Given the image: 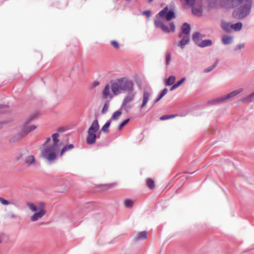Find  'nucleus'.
<instances>
[{
	"label": "nucleus",
	"mask_w": 254,
	"mask_h": 254,
	"mask_svg": "<svg viewBox=\"0 0 254 254\" xmlns=\"http://www.w3.org/2000/svg\"><path fill=\"white\" fill-rule=\"evenodd\" d=\"M242 102L251 103L254 102V92L242 99Z\"/></svg>",
	"instance_id": "f3484780"
},
{
	"label": "nucleus",
	"mask_w": 254,
	"mask_h": 254,
	"mask_svg": "<svg viewBox=\"0 0 254 254\" xmlns=\"http://www.w3.org/2000/svg\"><path fill=\"white\" fill-rule=\"evenodd\" d=\"M194 33L195 38L198 37V36L199 38H200L202 39L203 38H204L205 37V35L202 34L199 32H195Z\"/></svg>",
	"instance_id": "37998d69"
},
{
	"label": "nucleus",
	"mask_w": 254,
	"mask_h": 254,
	"mask_svg": "<svg viewBox=\"0 0 254 254\" xmlns=\"http://www.w3.org/2000/svg\"><path fill=\"white\" fill-rule=\"evenodd\" d=\"M244 0H226L227 8H232L240 6Z\"/></svg>",
	"instance_id": "f8f14e48"
},
{
	"label": "nucleus",
	"mask_w": 254,
	"mask_h": 254,
	"mask_svg": "<svg viewBox=\"0 0 254 254\" xmlns=\"http://www.w3.org/2000/svg\"><path fill=\"white\" fill-rule=\"evenodd\" d=\"M192 39L193 40V41L194 42V44L198 46L200 44V43H201V42L202 41V39L199 38L198 36V37H195V36H194V33H193L192 34Z\"/></svg>",
	"instance_id": "473e14b6"
},
{
	"label": "nucleus",
	"mask_w": 254,
	"mask_h": 254,
	"mask_svg": "<svg viewBox=\"0 0 254 254\" xmlns=\"http://www.w3.org/2000/svg\"><path fill=\"white\" fill-rule=\"evenodd\" d=\"M111 85L109 84H107L102 92L103 99H106L109 97L110 99H112L113 95L110 92Z\"/></svg>",
	"instance_id": "9b49d317"
},
{
	"label": "nucleus",
	"mask_w": 254,
	"mask_h": 254,
	"mask_svg": "<svg viewBox=\"0 0 254 254\" xmlns=\"http://www.w3.org/2000/svg\"><path fill=\"white\" fill-rule=\"evenodd\" d=\"M74 146L72 144H70L64 146L62 149L61 152V155L62 156L64 153L67 151L68 150L71 149L73 148Z\"/></svg>",
	"instance_id": "c85d7f7f"
},
{
	"label": "nucleus",
	"mask_w": 254,
	"mask_h": 254,
	"mask_svg": "<svg viewBox=\"0 0 254 254\" xmlns=\"http://www.w3.org/2000/svg\"><path fill=\"white\" fill-rule=\"evenodd\" d=\"M99 125L97 118L94 120L87 131V136L86 138L87 143L92 145L95 143L97 135L96 133L99 129Z\"/></svg>",
	"instance_id": "39448f33"
},
{
	"label": "nucleus",
	"mask_w": 254,
	"mask_h": 254,
	"mask_svg": "<svg viewBox=\"0 0 254 254\" xmlns=\"http://www.w3.org/2000/svg\"><path fill=\"white\" fill-rule=\"evenodd\" d=\"M245 46V44L244 43L239 44L235 46L234 50L235 51H237L238 50H240L244 48Z\"/></svg>",
	"instance_id": "58836bf2"
},
{
	"label": "nucleus",
	"mask_w": 254,
	"mask_h": 254,
	"mask_svg": "<svg viewBox=\"0 0 254 254\" xmlns=\"http://www.w3.org/2000/svg\"><path fill=\"white\" fill-rule=\"evenodd\" d=\"M147 231H143L138 233L135 237V240L136 241H140L144 240L147 237Z\"/></svg>",
	"instance_id": "dca6fc26"
},
{
	"label": "nucleus",
	"mask_w": 254,
	"mask_h": 254,
	"mask_svg": "<svg viewBox=\"0 0 254 254\" xmlns=\"http://www.w3.org/2000/svg\"><path fill=\"white\" fill-rule=\"evenodd\" d=\"M27 206L32 211L35 212L34 214L30 217V220L32 222L38 220L46 214L45 204L43 202H38L37 204L27 202Z\"/></svg>",
	"instance_id": "7ed1b4c3"
},
{
	"label": "nucleus",
	"mask_w": 254,
	"mask_h": 254,
	"mask_svg": "<svg viewBox=\"0 0 254 254\" xmlns=\"http://www.w3.org/2000/svg\"><path fill=\"white\" fill-rule=\"evenodd\" d=\"M242 88H239L237 90L233 91L232 92L229 93L226 95L221 96L214 99H213L209 101V103L211 104L215 105L224 103L227 100H228L236 96L237 95L242 92Z\"/></svg>",
	"instance_id": "423d86ee"
},
{
	"label": "nucleus",
	"mask_w": 254,
	"mask_h": 254,
	"mask_svg": "<svg viewBox=\"0 0 254 254\" xmlns=\"http://www.w3.org/2000/svg\"><path fill=\"white\" fill-rule=\"evenodd\" d=\"M127 95L124 98L120 109L128 112L132 108V106L128 105V104L133 100L135 93L133 88L131 90L127 91Z\"/></svg>",
	"instance_id": "0eeeda50"
},
{
	"label": "nucleus",
	"mask_w": 254,
	"mask_h": 254,
	"mask_svg": "<svg viewBox=\"0 0 254 254\" xmlns=\"http://www.w3.org/2000/svg\"><path fill=\"white\" fill-rule=\"evenodd\" d=\"M149 2H151L153 0H147Z\"/></svg>",
	"instance_id": "3c124183"
},
{
	"label": "nucleus",
	"mask_w": 254,
	"mask_h": 254,
	"mask_svg": "<svg viewBox=\"0 0 254 254\" xmlns=\"http://www.w3.org/2000/svg\"><path fill=\"white\" fill-rule=\"evenodd\" d=\"M168 92L167 88H164L162 92L160 93L158 98H157L155 100V103H157L159 101H160L167 93Z\"/></svg>",
	"instance_id": "bb28decb"
},
{
	"label": "nucleus",
	"mask_w": 254,
	"mask_h": 254,
	"mask_svg": "<svg viewBox=\"0 0 254 254\" xmlns=\"http://www.w3.org/2000/svg\"><path fill=\"white\" fill-rule=\"evenodd\" d=\"M222 41L224 45H229L232 43V37L228 35H224L222 37Z\"/></svg>",
	"instance_id": "412c9836"
},
{
	"label": "nucleus",
	"mask_w": 254,
	"mask_h": 254,
	"mask_svg": "<svg viewBox=\"0 0 254 254\" xmlns=\"http://www.w3.org/2000/svg\"><path fill=\"white\" fill-rule=\"evenodd\" d=\"M182 32L179 34V37L180 38L183 37V34L188 35L190 31V26L189 23L185 22L183 24L181 27Z\"/></svg>",
	"instance_id": "ddd939ff"
},
{
	"label": "nucleus",
	"mask_w": 254,
	"mask_h": 254,
	"mask_svg": "<svg viewBox=\"0 0 254 254\" xmlns=\"http://www.w3.org/2000/svg\"><path fill=\"white\" fill-rule=\"evenodd\" d=\"M192 13L194 15L201 16L202 14V9L192 6Z\"/></svg>",
	"instance_id": "393cba45"
},
{
	"label": "nucleus",
	"mask_w": 254,
	"mask_h": 254,
	"mask_svg": "<svg viewBox=\"0 0 254 254\" xmlns=\"http://www.w3.org/2000/svg\"><path fill=\"white\" fill-rule=\"evenodd\" d=\"M24 162L28 166L31 165L32 164H33L35 162L34 156L32 155H31L26 157L24 159Z\"/></svg>",
	"instance_id": "a211bd4d"
},
{
	"label": "nucleus",
	"mask_w": 254,
	"mask_h": 254,
	"mask_svg": "<svg viewBox=\"0 0 254 254\" xmlns=\"http://www.w3.org/2000/svg\"><path fill=\"white\" fill-rule=\"evenodd\" d=\"M133 83L126 78H120L111 82V88L114 95H118L123 92H127L133 88Z\"/></svg>",
	"instance_id": "f257e3e1"
},
{
	"label": "nucleus",
	"mask_w": 254,
	"mask_h": 254,
	"mask_svg": "<svg viewBox=\"0 0 254 254\" xmlns=\"http://www.w3.org/2000/svg\"><path fill=\"white\" fill-rule=\"evenodd\" d=\"M8 217L11 218L15 219L18 218V216L13 213H10L8 214Z\"/></svg>",
	"instance_id": "a18cd8bd"
},
{
	"label": "nucleus",
	"mask_w": 254,
	"mask_h": 254,
	"mask_svg": "<svg viewBox=\"0 0 254 254\" xmlns=\"http://www.w3.org/2000/svg\"><path fill=\"white\" fill-rule=\"evenodd\" d=\"M243 24L241 22H238L235 24H232V29L235 31H239L242 28Z\"/></svg>",
	"instance_id": "a878e982"
},
{
	"label": "nucleus",
	"mask_w": 254,
	"mask_h": 254,
	"mask_svg": "<svg viewBox=\"0 0 254 254\" xmlns=\"http://www.w3.org/2000/svg\"><path fill=\"white\" fill-rule=\"evenodd\" d=\"M222 28L227 32H230L232 31V24H230L227 22H222L221 24Z\"/></svg>",
	"instance_id": "aec40b11"
},
{
	"label": "nucleus",
	"mask_w": 254,
	"mask_h": 254,
	"mask_svg": "<svg viewBox=\"0 0 254 254\" xmlns=\"http://www.w3.org/2000/svg\"><path fill=\"white\" fill-rule=\"evenodd\" d=\"M106 189H108L109 188V187H108V185H106Z\"/></svg>",
	"instance_id": "603ef678"
},
{
	"label": "nucleus",
	"mask_w": 254,
	"mask_h": 254,
	"mask_svg": "<svg viewBox=\"0 0 254 254\" xmlns=\"http://www.w3.org/2000/svg\"><path fill=\"white\" fill-rule=\"evenodd\" d=\"M8 107V106L3 104L0 105V114H3L5 113V111L4 110L5 108Z\"/></svg>",
	"instance_id": "79ce46f5"
},
{
	"label": "nucleus",
	"mask_w": 254,
	"mask_h": 254,
	"mask_svg": "<svg viewBox=\"0 0 254 254\" xmlns=\"http://www.w3.org/2000/svg\"><path fill=\"white\" fill-rule=\"evenodd\" d=\"M109 106V102L108 101H107L102 108V110L101 111L102 114H105L108 111Z\"/></svg>",
	"instance_id": "c9c22d12"
},
{
	"label": "nucleus",
	"mask_w": 254,
	"mask_h": 254,
	"mask_svg": "<svg viewBox=\"0 0 254 254\" xmlns=\"http://www.w3.org/2000/svg\"><path fill=\"white\" fill-rule=\"evenodd\" d=\"M129 120L130 119L128 118L123 121L119 126L118 129L120 130H121L123 127L128 123Z\"/></svg>",
	"instance_id": "e433bc0d"
},
{
	"label": "nucleus",
	"mask_w": 254,
	"mask_h": 254,
	"mask_svg": "<svg viewBox=\"0 0 254 254\" xmlns=\"http://www.w3.org/2000/svg\"><path fill=\"white\" fill-rule=\"evenodd\" d=\"M150 96V93L147 91H144L143 94L142 102L140 106V108H143L147 104L149 98Z\"/></svg>",
	"instance_id": "2eb2a0df"
},
{
	"label": "nucleus",
	"mask_w": 254,
	"mask_h": 254,
	"mask_svg": "<svg viewBox=\"0 0 254 254\" xmlns=\"http://www.w3.org/2000/svg\"><path fill=\"white\" fill-rule=\"evenodd\" d=\"M252 6V0H244L240 6L233 13L235 18L244 19L251 12Z\"/></svg>",
	"instance_id": "20e7f679"
},
{
	"label": "nucleus",
	"mask_w": 254,
	"mask_h": 254,
	"mask_svg": "<svg viewBox=\"0 0 254 254\" xmlns=\"http://www.w3.org/2000/svg\"><path fill=\"white\" fill-rule=\"evenodd\" d=\"M99 84V82L98 81H94L90 85V88L93 89L95 87L98 86Z\"/></svg>",
	"instance_id": "c03bdc74"
},
{
	"label": "nucleus",
	"mask_w": 254,
	"mask_h": 254,
	"mask_svg": "<svg viewBox=\"0 0 254 254\" xmlns=\"http://www.w3.org/2000/svg\"><path fill=\"white\" fill-rule=\"evenodd\" d=\"M58 131L59 132H63L64 131V129L63 127H59L58 129Z\"/></svg>",
	"instance_id": "8fccbe9b"
},
{
	"label": "nucleus",
	"mask_w": 254,
	"mask_h": 254,
	"mask_svg": "<svg viewBox=\"0 0 254 254\" xmlns=\"http://www.w3.org/2000/svg\"><path fill=\"white\" fill-rule=\"evenodd\" d=\"M146 186L150 190H153L155 187V182L152 179H147L146 180Z\"/></svg>",
	"instance_id": "5701e85b"
},
{
	"label": "nucleus",
	"mask_w": 254,
	"mask_h": 254,
	"mask_svg": "<svg viewBox=\"0 0 254 254\" xmlns=\"http://www.w3.org/2000/svg\"><path fill=\"white\" fill-rule=\"evenodd\" d=\"M216 66V64H214L205 68L204 69V72L205 73H208L212 71Z\"/></svg>",
	"instance_id": "4c0bfd02"
},
{
	"label": "nucleus",
	"mask_w": 254,
	"mask_h": 254,
	"mask_svg": "<svg viewBox=\"0 0 254 254\" xmlns=\"http://www.w3.org/2000/svg\"><path fill=\"white\" fill-rule=\"evenodd\" d=\"M176 17L175 12L172 10L168 11V6L165 7L162 10L158 13L156 15L157 19L159 17L165 18L167 21H170Z\"/></svg>",
	"instance_id": "1a4fd4ad"
},
{
	"label": "nucleus",
	"mask_w": 254,
	"mask_h": 254,
	"mask_svg": "<svg viewBox=\"0 0 254 254\" xmlns=\"http://www.w3.org/2000/svg\"><path fill=\"white\" fill-rule=\"evenodd\" d=\"M10 204H12V205H14L18 207L20 205V203L18 202H11V203Z\"/></svg>",
	"instance_id": "de8ad7c7"
},
{
	"label": "nucleus",
	"mask_w": 254,
	"mask_h": 254,
	"mask_svg": "<svg viewBox=\"0 0 254 254\" xmlns=\"http://www.w3.org/2000/svg\"><path fill=\"white\" fill-rule=\"evenodd\" d=\"M122 112L120 110H118L113 113L110 119L111 120H118Z\"/></svg>",
	"instance_id": "c756f323"
},
{
	"label": "nucleus",
	"mask_w": 254,
	"mask_h": 254,
	"mask_svg": "<svg viewBox=\"0 0 254 254\" xmlns=\"http://www.w3.org/2000/svg\"><path fill=\"white\" fill-rule=\"evenodd\" d=\"M99 137H100V135H99V134L97 135V138H99Z\"/></svg>",
	"instance_id": "864d4df0"
},
{
	"label": "nucleus",
	"mask_w": 254,
	"mask_h": 254,
	"mask_svg": "<svg viewBox=\"0 0 254 254\" xmlns=\"http://www.w3.org/2000/svg\"><path fill=\"white\" fill-rule=\"evenodd\" d=\"M177 116V114L174 115H164L160 118V120L164 121L170 119L174 118V117Z\"/></svg>",
	"instance_id": "f704fd0d"
},
{
	"label": "nucleus",
	"mask_w": 254,
	"mask_h": 254,
	"mask_svg": "<svg viewBox=\"0 0 254 254\" xmlns=\"http://www.w3.org/2000/svg\"><path fill=\"white\" fill-rule=\"evenodd\" d=\"M170 29L167 26L164 24V22L161 20L157 19L155 20L154 25L155 27L160 28L163 32L169 33L171 32H174L175 30V25L174 22H171L169 23Z\"/></svg>",
	"instance_id": "9d476101"
},
{
	"label": "nucleus",
	"mask_w": 254,
	"mask_h": 254,
	"mask_svg": "<svg viewBox=\"0 0 254 254\" xmlns=\"http://www.w3.org/2000/svg\"><path fill=\"white\" fill-rule=\"evenodd\" d=\"M111 123V119L109 120L105 125L102 127L101 130L105 133L109 132V127H110Z\"/></svg>",
	"instance_id": "4be33fe9"
},
{
	"label": "nucleus",
	"mask_w": 254,
	"mask_h": 254,
	"mask_svg": "<svg viewBox=\"0 0 254 254\" xmlns=\"http://www.w3.org/2000/svg\"><path fill=\"white\" fill-rule=\"evenodd\" d=\"M0 254H2L0 252Z\"/></svg>",
	"instance_id": "5fc2aeb1"
},
{
	"label": "nucleus",
	"mask_w": 254,
	"mask_h": 254,
	"mask_svg": "<svg viewBox=\"0 0 254 254\" xmlns=\"http://www.w3.org/2000/svg\"><path fill=\"white\" fill-rule=\"evenodd\" d=\"M172 57V54L170 52H167L165 55L166 65L170 64Z\"/></svg>",
	"instance_id": "2f4dec72"
},
{
	"label": "nucleus",
	"mask_w": 254,
	"mask_h": 254,
	"mask_svg": "<svg viewBox=\"0 0 254 254\" xmlns=\"http://www.w3.org/2000/svg\"><path fill=\"white\" fill-rule=\"evenodd\" d=\"M143 14L146 15L147 17H149L151 15V11L150 10L144 11L143 12Z\"/></svg>",
	"instance_id": "49530a36"
},
{
	"label": "nucleus",
	"mask_w": 254,
	"mask_h": 254,
	"mask_svg": "<svg viewBox=\"0 0 254 254\" xmlns=\"http://www.w3.org/2000/svg\"><path fill=\"white\" fill-rule=\"evenodd\" d=\"M186 80V78H182L181 79L175 83L170 88V91H173L180 86Z\"/></svg>",
	"instance_id": "b1692460"
},
{
	"label": "nucleus",
	"mask_w": 254,
	"mask_h": 254,
	"mask_svg": "<svg viewBox=\"0 0 254 254\" xmlns=\"http://www.w3.org/2000/svg\"><path fill=\"white\" fill-rule=\"evenodd\" d=\"M212 45V41L210 39H205L202 40L198 47L204 48L211 46Z\"/></svg>",
	"instance_id": "6ab92c4d"
},
{
	"label": "nucleus",
	"mask_w": 254,
	"mask_h": 254,
	"mask_svg": "<svg viewBox=\"0 0 254 254\" xmlns=\"http://www.w3.org/2000/svg\"><path fill=\"white\" fill-rule=\"evenodd\" d=\"M133 204V201L130 199H125L124 201V205L127 208H131Z\"/></svg>",
	"instance_id": "72a5a7b5"
},
{
	"label": "nucleus",
	"mask_w": 254,
	"mask_h": 254,
	"mask_svg": "<svg viewBox=\"0 0 254 254\" xmlns=\"http://www.w3.org/2000/svg\"><path fill=\"white\" fill-rule=\"evenodd\" d=\"M37 116L36 114H34L30 116H29L27 120H26L25 124L21 129V130L19 132L24 137L27 134H28L31 131H33L36 128V126L35 125H32L31 126H28V124L31 122L32 121H33Z\"/></svg>",
	"instance_id": "6e6552de"
},
{
	"label": "nucleus",
	"mask_w": 254,
	"mask_h": 254,
	"mask_svg": "<svg viewBox=\"0 0 254 254\" xmlns=\"http://www.w3.org/2000/svg\"><path fill=\"white\" fill-rule=\"evenodd\" d=\"M23 137L22 136V135L20 133V132H18L17 134L13 136L12 137L10 138V142H16L21 138H22Z\"/></svg>",
	"instance_id": "cd10ccee"
},
{
	"label": "nucleus",
	"mask_w": 254,
	"mask_h": 254,
	"mask_svg": "<svg viewBox=\"0 0 254 254\" xmlns=\"http://www.w3.org/2000/svg\"><path fill=\"white\" fill-rule=\"evenodd\" d=\"M59 136V134L58 133H54L52 136L54 142L53 144L46 147L42 152V157L46 159L49 162L56 159L57 156L55 152L60 149V146L58 144L59 140L58 139Z\"/></svg>",
	"instance_id": "f03ea898"
},
{
	"label": "nucleus",
	"mask_w": 254,
	"mask_h": 254,
	"mask_svg": "<svg viewBox=\"0 0 254 254\" xmlns=\"http://www.w3.org/2000/svg\"><path fill=\"white\" fill-rule=\"evenodd\" d=\"M111 44L116 49H118L120 48L119 44L117 41L112 40L111 41Z\"/></svg>",
	"instance_id": "a19ab883"
},
{
	"label": "nucleus",
	"mask_w": 254,
	"mask_h": 254,
	"mask_svg": "<svg viewBox=\"0 0 254 254\" xmlns=\"http://www.w3.org/2000/svg\"><path fill=\"white\" fill-rule=\"evenodd\" d=\"M175 79L176 78L174 76H170L166 80V85L168 86L172 85L175 82Z\"/></svg>",
	"instance_id": "7c9ffc66"
},
{
	"label": "nucleus",
	"mask_w": 254,
	"mask_h": 254,
	"mask_svg": "<svg viewBox=\"0 0 254 254\" xmlns=\"http://www.w3.org/2000/svg\"><path fill=\"white\" fill-rule=\"evenodd\" d=\"M0 202L3 205H9L11 203V201H9L2 197H0Z\"/></svg>",
	"instance_id": "ea45409f"
},
{
	"label": "nucleus",
	"mask_w": 254,
	"mask_h": 254,
	"mask_svg": "<svg viewBox=\"0 0 254 254\" xmlns=\"http://www.w3.org/2000/svg\"><path fill=\"white\" fill-rule=\"evenodd\" d=\"M182 39L177 44V46L181 49H184L186 45L189 42L190 38L188 35H186L182 37Z\"/></svg>",
	"instance_id": "4468645a"
},
{
	"label": "nucleus",
	"mask_w": 254,
	"mask_h": 254,
	"mask_svg": "<svg viewBox=\"0 0 254 254\" xmlns=\"http://www.w3.org/2000/svg\"><path fill=\"white\" fill-rule=\"evenodd\" d=\"M50 141H51V138L50 137L47 138L46 142L43 144V146H45Z\"/></svg>",
	"instance_id": "09e8293b"
}]
</instances>
